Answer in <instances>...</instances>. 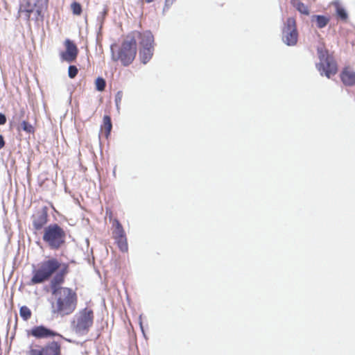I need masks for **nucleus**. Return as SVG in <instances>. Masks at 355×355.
I'll use <instances>...</instances> for the list:
<instances>
[{
	"instance_id": "14",
	"label": "nucleus",
	"mask_w": 355,
	"mask_h": 355,
	"mask_svg": "<svg viewBox=\"0 0 355 355\" xmlns=\"http://www.w3.org/2000/svg\"><path fill=\"white\" fill-rule=\"evenodd\" d=\"M47 213L44 210L38 211L33 216V225L36 230H41L47 223Z\"/></svg>"
},
{
	"instance_id": "16",
	"label": "nucleus",
	"mask_w": 355,
	"mask_h": 355,
	"mask_svg": "<svg viewBox=\"0 0 355 355\" xmlns=\"http://www.w3.org/2000/svg\"><path fill=\"white\" fill-rule=\"evenodd\" d=\"M311 21H315L317 27L318 28H322L328 24L329 18L326 16L320 15H313L311 17Z\"/></svg>"
},
{
	"instance_id": "20",
	"label": "nucleus",
	"mask_w": 355,
	"mask_h": 355,
	"mask_svg": "<svg viewBox=\"0 0 355 355\" xmlns=\"http://www.w3.org/2000/svg\"><path fill=\"white\" fill-rule=\"evenodd\" d=\"M334 5L336 7V11L337 16L341 20L345 21L348 17V15H347L346 10H345V8H343L338 2L334 3Z\"/></svg>"
},
{
	"instance_id": "23",
	"label": "nucleus",
	"mask_w": 355,
	"mask_h": 355,
	"mask_svg": "<svg viewBox=\"0 0 355 355\" xmlns=\"http://www.w3.org/2000/svg\"><path fill=\"white\" fill-rule=\"evenodd\" d=\"M19 314L24 320H28L31 317V311L28 306H23L20 308Z\"/></svg>"
},
{
	"instance_id": "3",
	"label": "nucleus",
	"mask_w": 355,
	"mask_h": 355,
	"mask_svg": "<svg viewBox=\"0 0 355 355\" xmlns=\"http://www.w3.org/2000/svg\"><path fill=\"white\" fill-rule=\"evenodd\" d=\"M94 315L92 309L84 308L79 310L71 322L72 331L78 336H85L94 324Z\"/></svg>"
},
{
	"instance_id": "27",
	"label": "nucleus",
	"mask_w": 355,
	"mask_h": 355,
	"mask_svg": "<svg viewBox=\"0 0 355 355\" xmlns=\"http://www.w3.org/2000/svg\"><path fill=\"white\" fill-rule=\"evenodd\" d=\"M78 68L75 65H70L68 69V75L71 78H73L78 73Z\"/></svg>"
},
{
	"instance_id": "31",
	"label": "nucleus",
	"mask_w": 355,
	"mask_h": 355,
	"mask_svg": "<svg viewBox=\"0 0 355 355\" xmlns=\"http://www.w3.org/2000/svg\"><path fill=\"white\" fill-rule=\"evenodd\" d=\"M139 323L140 329H141V330L142 331V334L145 336V333H144V327H143V324H142V320H141V315H139Z\"/></svg>"
},
{
	"instance_id": "33",
	"label": "nucleus",
	"mask_w": 355,
	"mask_h": 355,
	"mask_svg": "<svg viewBox=\"0 0 355 355\" xmlns=\"http://www.w3.org/2000/svg\"><path fill=\"white\" fill-rule=\"evenodd\" d=\"M113 175H114V176L116 175V168H114V171H113Z\"/></svg>"
},
{
	"instance_id": "11",
	"label": "nucleus",
	"mask_w": 355,
	"mask_h": 355,
	"mask_svg": "<svg viewBox=\"0 0 355 355\" xmlns=\"http://www.w3.org/2000/svg\"><path fill=\"white\" fill-rule=\"evenodd\" d=\"M67 266L64 265L62 268H60L50 282V288L51 293H54L55 291H58L60 289H67L68 287L61 286L60 285L64 282V276L67 275Z\"/></svg>"
},
{
	"instance_id": "10",
	"label": "nucleus",
	"mask_w": 355,
	"mask_h": 355,
	"mask_svg": "<svg viewBox=\"0 0 355 355\" xmlns=\"http://www.w3.org/2000/svg\"><path fill=\"white\" fill-rule=\"evenodd\" d=\"M60 352V346L57 342H51L40 348H31L27 355H58Z\"/></svg>"
},
{
	"instance_id": "18",
	"label": "nucleus",
	"mask_w": 355,
	"mask_h": 355,
	"mask_svg": "<svg viewBox=\"0 0 355 355\" xmlns=\"http://www.w3.org/2000/svg\"><path fill=\"white\" fill-rule=\"evenodd\" d=\"M113 225L114 226V230H113L112 234L114 239L125 236L124 230L119 220H115Z\"/></svg>"
},
{
	"instance_id": "13",
	"label": "nucleus",
	"mask_w": 355,
	"mask_h": 355,
	"mask_svg": "<svg viewBox=\"0 0 355 355\" xmlns=\"http://www.w3.org/2000/svg\"><path fill=\"white\" fill-rule=\"evenodd\" d=\"M31 334L37 338H49L58 336V334L56 332L42 325L33 328L31 329Z\"/></svg>"
},
{
	"instance_id": "2",
	"label": "nucleus",
	"mask_w": 355,
	"mask_h": 355,
	"mask_svg": "<svg viewBox=\"0 0 355 355\" xmlns=\"http://www.w3.org/2000/svg\"><path fill=\"white\" fill-rule=\"evenodd\" d=\"M116 44L110 46L112 53V59L114 61H121L123 66L130 65L134 60L137 53V35L135 32L128 35L125 40L119 48L116 55L114 53Z\"/></svg>"
},
{
	"instance_id": "24",
	"label": "nucleus",
	"mask_w": 355,
	"mask_h": 355,
	"mask_svg": "<svg viewBox=\"0 0 355 355\" xmlns=\"http://www.w3.org/2000/svg\"><path fill=\"white\" fill-rule=\"evenodd\" d=\"M95 83H96V88L98 91L102 92L105 89L106 83H105V80L103 78L98 77L96 80Z\"/></svg>"
},
{
	"instance_id": "21",
	"label": "nucleus",
	"mask_w": 355,
	"mask_h": 355,
	"mask_svg": "<svg viewBox=\"0 0 355 355\" xmlns=\"http://www.w3.org/2000/svg\"><path fill=\"white\" fill-rule=\"evenodd\" d=\"M103 125H104V128H105V137L107 138L110 135L112 128L111 118L109 116H107V115L104 116Z\"/></svg>"
},
{
	"instance_id": "32",
	"label": "nucleus",
	"mask_w": 355,
	"mask_h": 355,
	"mask_svg": "<svg viewBox=\"0 0 355 355\" xmlns=\"http://www.w3.org/2000/svg\"><path fill=\"white\" fill-rule=\"evenodd\" d=\"M5 146L4 139L2 135H0V150Z\"/></svg>"
},
{
	"instance_id": "30",
	"label": "nucleus",
	"mask_w": 355,
	"mask_h": 355,
	"mask_svg": "<svg viewBox=\"0 0 355 355\" xmlns=\"http://www.w3.org/2000/svg\"><path fill=\"white\" fill-rule=\"evenodd\" d=\"M6 123V117L5 114L0 113V125H4Z\"/></svg>"
},
{
	"instance_id": "28",
	"label": "nucleus",
	"mask_w": 355,
	"mask_h": 355,
	"mask_svg": "<svg viewBox=\"0 0 355 355\" xmlns=\"http://www.w3.org/2000/svg\"><path fill=\"white\" fill-rule=\"evenodd\" d=\"M122 97H123V92L121 91H119L115 95V104H116V109L118 111H119V109H120L119 105L121 102Z\"/></svg>"
},
{
	"instance_id": "6",
	"label": "nucleus",
	"mask_w": 355,
	"mask_h": 355,
	"mask_svg": "<svg viewBox=\"0 0 355 355\" xmlns=\"http://www.w3.org/2000/svg\"><path fill=\"white\" fill-rule=\"evenodd\" d=\"M318 56L320 62L316 64V68L321 76L330 78L337 73V64L332 55L323 47H318Z\"/></svg>"
},
{
	"instance_id": "15",
	"label": "nucleus",
	"mask_w": 355,
	"mask_h": 355,
	"mask_svg": "<svg viewBox=\"0 0 355 355\" xmlns=\"http://www.w3.org/2000/svg\"><path fill=\"white\" fill-rule=\"evenodd\" d=\"M340 78L343 83L346 86L355 85V72L352 70L345 69L340 74Z\"/></svg>"
},
{
	"instance_id": "22",
	"label": "nucleus",
	"mask_w": 355,
	"mask_h": 355,
	"mask_svg": "<svg viewBox=\"0 0 355 355\" xmlns=\"http://www.w3.org/2000/svg\"><path fill=\"white\" fill-rule=\"evenodd\" d=\"M120 250L123 252L128 251V243L126 236H123L115 239Z\"/></svg>"
},
{
	"instance_id": "12",
	"label": "nucleus",
	"mask_w": 355,
	"mask_h": 355,
	"mask_svg": "<svg viewBox=\"0 0 355 355\" xmlns=\"http://www.w3.org/2000/svg\"><path fill=\"white\" fill-rule=\"evenodd\" d=\"M66 50L60 53L61 58L67 62H73L78 55V50L76 44L67 39L64 42Z\"/></svg>"
},
{
	"instance_id": "1",
	"label": "nucleus",
	"mask_w": 355,
	"mask_h": 355,
	"mask_svg": "<svg viewBox=\"0 0 355 355\" xmlns=\"http://www.w3.org/2000/svg\"><path fill=\"white\" fill-rule=\"evenodd\" d=\"M54 292L52 293L51 313L60 317L73 313L78 304V296L75 291L68 288Z\"/></svg>"
},
{
	"instance_id": "25",
	"label": "nucleus",
	"mask_w": 355,
	"mask_h": 355,
	"mask_svg": "<svg viewBox=\"0 0 355 355\" xmlns=\"http://www.w3.org/2000/svg\"><path fill=\"white\" fill-rule=\"evenodd\" d=\"M21 128L23 130L26 131L28 133H31L34 132V128L33 125L26 121H23L21 122Z\"/></svg>"
},
{
	"instance_id": "5",
	"label": "nucleus",
	"mask_w": 355,
	"mask_h": 355,
	"mask_svg": "<svg viewBox=\"0 0 355 355\" xmlns=\"http://www.w3.org/2000/svg\"><path fill=\"white\" fill-rule=\"evenodd\" d=\"M42 239L51 250H57L64 245L66 232L58 224H50L44 227Z\"/></svg>"
},
{
	"instance_id": "29",
	"label": "nucleus",
	"mask_w": 355,
	"mask_h": 355,
	"mask_svg": "<svg viewBox=\"0 0 355 355\" xmlns=\"http://www.w3.org/2000/svg\"><path fill=\"white\" fill-rule=\"evenodd\" d=\"M175 1V0H165V4L163 9L164 12L168 10Z\"/></svg>"
},
{
	"instance_id": "9",
	"label": "nucleus",
	"mask_w": 355,
	"mask_h": 355,
	"mask_svg": "<svg viewBox=\"0 0 355 355\" xmlns=\"http://www.w3.org/2000/svg\"><path fill=\"white\" fill-rule=\"evenodd\" d=\"M298 33L294 18L289 17L282 29V40L287 46H295L297 42Z\"/></svg>"
},
{
	"instance_id": "17",
	"label": "nucleus",
	"mask_w": 355,
	"mask_h": 355,
	"mask_svg": "<svg viewBox=\"0 0 355 355\" xmlns=\"http://www.w3.org/2000/svg\"><path fill=\"white\" fill-rule=\"evenodd\" d=\"M291 3L300 13L309 15V10L307 6L301 2L300 0H291Z\"/></svg>"
},
{
	"instance_id": "26",
	"label": "nucleus",
	"mask_w": 355,
	"mask_h": 355,
	"mask_svg": "<svg viewBox=\"0 0 355 355\" xmlns=\"http://www.w3.org/2000/svg\"><path fill=\"white\" fill-rule=\"evenodd\" d=\"M71 9H72V11H73V13L74 15H79L81 12H82V8H81V6L79 3L78 2H73L71 3Z\"/></svg>"
},
{
	"instance_id": "8",
	"label": "nucleus",
	"mask_w": 355,
	"mask_h": 355,
	"mask_svg": "<svg viewBox=\"0 0 355 355\" xmlns=\"http://www.w3.org/2000/svg\"><path fill=\"white\" fill-rule=\"evenodd\" d=\"M48 0H28L26 6L20 8L21 12H25L27 19L33 14L35 20H43L44 12L47 8Z\"/></svg>"
},
{
	"instance_id": "7",
	"label": "nucleus",
	"mask_w": 355,
	"mask_h": 355,
	"mask_svg": "<svg viewBox=\"0 0 355 355\" xmlns=\"http://www.w3.org/2000/svg\"><path fill=\"white\" fill-rule=\"evenodd\" d=\"M137 39L140 40L139 56L142 63L146 64L151 59L154 52V37L151 32H135Z\"/></svg>"
},
{
	"instance_id": "4",
	"label": "nucleus",
	"mask_w": 355,
	"mask_h": 355,
	"mask_svg": "<svg viewBox=\"0 0 355 355\" xmlns=\"http://www.w3.org/2000/svg\"><path fill=\"white\" fill-rule=\"evenodd\" d=\"M61 267L60 262L55 258L42 261L38 269L33 271V277L28 285L42 284L49 280Z\"/></svg>"
},
{
	"instance_id": "19",
	"label": "nucleus",
	"mask_w": 355,
	"mask_h": 355,
	"mask_svg": "<svg viewBox=\"0 0 355 355\" xmlns=\"http://www.w3.org/2000/svg\"><path fill=\"white\" fill-rule=\"evenodd\" d=\"M107 14V9L105 7L103 9L99 12L97 17H96V22L97 25L98 26V33L101 31L103 24L105 20V18Z\"/></svg>"
}]
</instances>
